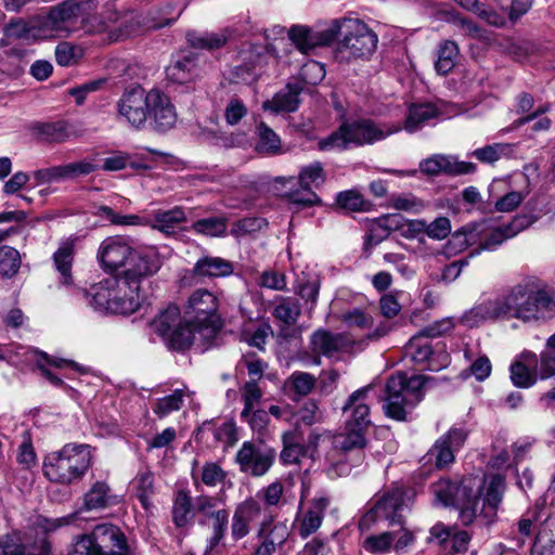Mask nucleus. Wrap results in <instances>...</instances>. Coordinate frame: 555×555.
Masks as SVG:
<instances>
[{"label": "nucleus", "instance_id": "1", "mask_svg": "<svg viewBox=\"0 0 555 555\" xmlns=\"http://www.w3.org/2000/svg\"><path fill=\"white\" fill-rule=\"evenodd\" d=\"M400 129V126L378 125L367 118L344 120L337 130L319 141L318 147L320 151L328 152L371 145Z\"/></svg>", "mask_w": 555, "mask_h": 555}, {"label": "nucleus", "instance_id": "2", "mask_svg": "<svg viewBox=\"0 0 555 555\" xmlns=\"http://www.w3.org/2000/svg\"><path fill=\"white\" fill-rule=\"evenodd\" d=\"M90 465L91 452L88 444L67 443L44 457L42 469L50 481L72 485L82 479Z\"/></svg>", "mask_w": 555, "mask_h": 555}, {"label": "nucleus", "instance_id": "3", "mask_svg": "<svg viewBox=\"0 0 555 555\" xmlns=\"http://www.w3.org/2000/svg\"><path fill=\"white\" fill-rule=\"evenodd\" d=\"M411 500L410 491L403 487L389 488L376 494L359 520V529L362 532L369 531L379 522H386L389 527L403 525V513L410 508Z\"/></svg>", "mask_w": 555, "mask_h": 555}, {"label": "nucleus", "instance_id": "4", "mask_svg": "<svg viewBox=\"0 0 555 555\" xmlns=\"http://www.w3.org/2000/svg\"><path fill=\"white\" fill-rule=\"evenodd\" d=\"M425 383L426 377L422 375L408 376L398 372L390 376L386 384V415L397 421L405 420L408 409L414 408L423 399Z\"/></svg>", "mask_w": 555, "mask_h": 555}, {"label": "nucleus", "instance_id": "5", "mask_svg": "<svg viewBox=\"0 0 555 555\" xmlns=\"http://www.w3.org/2000/svg\"><path fill=\"white\" fill-rule=\"evenodd\" d=\"M512 318L530 322L555 312V300L548 291L533 283L517 284L508 289Z\"/></svg>", "mask_w": 555, "mask_h": 555}, {"label": "nucleus", "instance_id": "6", "mask_svg": "<svg viewBox=\"0 0 555 555\" xmlns=\"http://www.w3.org/2000/svg\"><path fill=\"white\" fill-rule=\"evenodd\" d=\"M505 490L504 478L499 475H492L488 481H485L483 488L481 481L476 479L473 490L468 491L467 505L474 512V517L469 522H462L464 526H469L477 521L481 526H491L498 518V509L502 502L503 493Z\"/></svg>", "mask_w": 555, "mask_h": 555}, {"label": "nucleus", "instance_id": "7", "mask_svg": "<svg viewBox=\"0 0 555 555\" xmlns=\"http://www.w3.org/2000/svg\"><path fill=\"white\" fill-rule=\"evenodd\" d=\"M377 43V35L364 22L345 17L344 37L337 44V57L347 62L369 60Z\"/></svg>", "mask_w": 555, "mask_h": 555}, {"label": "nucleus", "instance_id": "8", "mask_svg": "<svg viewBox=\"0 0 555 555\" xmlns=\"http://www.w3.org/2000/svg\"><path fill=\"white\" fill-rule=\"evenodd\" d=\"M218 298L208 289L198 288L188 299L185 318L204 338H214L220 326Z\"/></svg>", "mask_w": 555, "mask_h": 555}, {"label": "nucleus", "instance_id": "9", "mask_svg": "<svg viewBox=\"0 0 555 555\" xmlns=\"http://www.w3.org/2000/svg\"><path fill=\"white\" fill-rule=\"evenodd\" d=\"M172 21L173 18L150 23L135 10L109 11L104 17L102 30L108 33L112 41H118L137 35L142 28H159L170 24Z\"/></svg>", "mask_w": 555, "mask_h": 555}, {"label": "nucleus", "instance_id": "10", "mask_svg": "<svg viewBox=\"0 0 555 555\" xmlns=\"http://www.w3.org/2000/svg\"><path fill=\"white\" fill-rule=\"evenodd\" d=\"M508 289L492 297L485 298L465 311L460 322L467 327H476L486 322L508 320L512 318Z\"/></svg>", "mask_w": 555, "mask_h": 555}, {"label": "nucleus", "instance_id": "11", "mask_svg": "<svg viewBox=\"0 0 555 555\" xmlns=\"http://www.w3.org/2000/svg\"><path fill=\"white\" fill-rule=\"evenodd\" d=\"M477 478L463 479L460 483L449 480H439L433 485L435 498L444 506H454L459 509L461 522H469L474 517L470 505H467V493L473 490Z\"/></svg>", "mask_w": 555, "mask_h": 555}, {"label": "nucleus", "instance_id": "12", "mask_svg": "<svg viewBox=\"0 0 555 555\" xmlns=\"http://www.w3.org/2000/svg\"><path fill=\"white\" fill-rule=\"evenodd\" d=\"M534 222V219L528 216H517L513 221L503 227L488 229L486 224L480 223L478 228L476 248L469 254V258L479 255L481 251H493L508 238L516 236L520 231L527 229Z\"/></svg>", "mask_w": 555, "mask_h": 555}, {"label": "nucleus", "instance_id": "13", "mask_svg": "<svg viewBox=\"0 0 555 555\" xmlns=\"http://www.w3.org/2000/svg\"><path fill=\"white\" fill-rule=\"evenodd\" d=\"M152 90L146 92L141 87L126 90L117 102L118 118L139 129L149 118Z\"/></svg>", "mask_w": 555, "mask_h": 555}, {"label": "nucleus", "instance_id": "14", "mask_svg": "<svg viewBox=\"0 0 555 555\" xmlns=\"http://www.w3.org/2000/svg\"><path fill=\"white\" fill-rule=\"evenodd\" d=\"M275 456L276 453L272 448L245 441L235 455V462L242 473L253 477H262L272 467Z\"/></svg>", "mask_w": 555, "mask_h": 555}, {"label": "nucleus", "instance_id": "15", "mask_svg": "<svg viewBox=\"0 0 555 555\" xmlns=\"http://www.w3.org/2000/svg\"><path fill=\"white\" fill-rule=\"evenodd\" d=\"M160 267L162 260L156 249H133L120 274L132 283V287L141 288L142 281L157 273Z\"/></svg>", "mask_w": 555, "mask_h": 555}, {"label": "nucleus", "instance_id": "16", "mask_svg": "<svg viewBox=\"0 0 555 555\" xmlns=\"http://www.w3.org/2000/svg\"><path fill=\"white\" fill-rule=\"evenodd\" d=\"M466 438L467 430L464 428H450L428 451L426 454L428 461L435 460V464L438 468H443L453 463L454 453L464 446Z\"/></svg>", "mask_w": 555, "mask_h": 555}, {"label": "nucleus", "instance_id": "17", "mask_svg": "<svg viewBox=\"0 0 555 555\" xmlns=\"http://www.w3.org/2000/svg\"><path fill=\"white\" fill-rule=\"evenodd\" d=\"M373 386L366 385L353 391L346 400L343 412L346 414V425L367 430L371 426L369 393Z\"/></svg>", "mask_w": 555, "mask_h": 555}, {"label": "nucleus", "instance_id": "18", "mask_svg": "<svg viewBox=\"0 0 555 555\" xmlns=\"http://www.w3.org/2000/svg\"><path fill=\"white\" fill-rule=\"evenodd\" d=\"M102 555H127V542L121 531L111 524H101L86 534Z\"/></svg>", "mask_w": 555, "mask_h": 555}, {"label": "nucleus", "instance_id": "19", "mask_svg": "<svg viewBox=\"0 0 555 555\" xmlns=\"http://www.w3.org/2000/svg\"><path fill=\"white\" fill-rule=\"evenodd\" d=\"M133 248L120 236L106 237L98 249V259L105 271H115L125 267Z\"/></svg>", "mask_w": 555, "mask_h": 555}, {"label": "nucleus", "instance_id": "20", "mask_svg": "<svg viewBox=\"0 0 555 555\" xmlns=\"http://www.w3.org/2000/svg\"><path fill=\"white\" fill-rule=\"evenodd\" d=\"M299 184L306 192L304 195L296 192L291 198L294 204L302 206H312L320 203L319 196L311 191L312 188L320 186L325 180L323 166L320 162L311 163L302 167L299 171Z\"/></svg>", "mask_w": 555, "mask_h": 555}, {"label": "nucleus", "instance_id": "21", "mask_svg": "<svg viewBox=\"0 0 555 555\" xmlns=\"http://www.w3.org/2000/svg\"><path fill=\"white\" fill-rule=\"evenodd\" d=\"M366 431L345 424L344 430L333 437V451L349 456L353 455L357 462L361 463L364 459L363 450L367 443Z\"/></svg>", "mask_w": 555, "mask_h": 555}, {"label": "nucleus", "instance_id": "22", "mask_svg": "<svg viewBox=\"0 0 555 555\" xmlns=\"http://www.w3.org/2000/svg\"><path fill=\"white\" fill-rule=\"evenodd\" d=\"M261 505L254 498H247L234 509L231 522V535L234 541L250 533L251 525L260 517Z\"/></svg>", "mask_w": 555, "mask_h": 555}, {"label": "nucleus", "instance_id": "23", "mask_svg": "<svg viewBox=\"0 0 555 555\" xmlns=\"http://www.w3.org/2000/svg\"><path fill=\"white\" fill-rule=\"evenodd\" d=\"M114 286L118 287L117 282L114 279H105L99 284L92 285L90 289L83 291V295L88 300V304L99 311H106L111 313H115V310H127L132 306L131 300L129 302L124 301V305L118 306L113 300V288Z\"/></svg>", "mask_w": 555, "mask_h": 555}, {"label": "nucleus", "instance_id": "24", "mask_svg": "<svg viewBox=\"0 0 555 555\" xmlns=\"http://www.w3.org/2000/svg\"><path fill=\"white\" fill-rule=\"evenodd\" d=\"M149 117L154 129L159 132H165L176 125L177 113L175 106L168 96L158 90H152Z\"/></svg>", "mask_w": 555, "mask_h": 555}, {"label": "nucleus", "instance_id": "25", "mask_svg": "<svg viewBox=\"0 0 555 555\" xmlns=\"http://www.w3.org/2000/svg\"><path fill=\"white\" fill-rule=\"evenodd\" d=\"M0 551L2 555H54L46 538L27 545L17 532L9 533L0 540Z\"/></svg>", "mask_w": 555, "mask_h": 555}, {"label": "nucleus", "instance_id": "26", "mask_svg": "<svg viewBox=\"0 0 555 555\" xmlns=\"http://www.w3.org/2000/svg\"><path fill=\"white\" fill-rule=\"evenodd\" d=\"M79 7L72 1H64L49 11L50 24L59 37H67L76 27Z\"/></svg>", "mask_w": 555, "mask_h": 555}, {"label": "nucleus", "instance_id": "27", "mask_svg": "<svg viewBox=\"0 0 555 555\" xmlns=\"http://www.w3.org/2000/svg\"><path fill=\"white\" fill-rule=\"evenodd\" d=\"M537 354L532 351H524L519 359L511 365V379L517 387L528 388L539 378L535 374Z\"/></svg>", "mask_w": 555, "mask_h": 555}, {"label": "nucleus", "instance_id": "28", "mask_svg": "<svg viewBox=\"0 0 555 555\" xmlns=\"http://www.w3.org/2000/svg\"><path fill=\"white\" fill-rule=\"evenodd\" d=\"M300 91L299 83H288L284 90L278 92L271 100L264 101L262 108L275 114L295 112L298 108Z\"/></svg>", "mask_w": 555, "mask_h": 555}, {"label": "nucleus", "instance_id": "29", "mask_svg": "<svg viewBox=\"0 0 555 555\" xmlns=\"http://www.w3.org/2000/svg\"><path fill=\"white\" fill-rule=\"evenodd\" d=\"M330 505V499L321 495L311 501L308 511L304 514L299 525V535L307 538L315 532L323 520L324 512Z\"/></svg>", "mask_w": 555, "mask_h": 555}, {"label": "nucleus", "instance_id": "30", "mask_svg": "<svg viewBox=\"0 0 555 555\" xmlns=\"http://www.w3.org/2000/svg\"><path fill=\"white\" fill-rule=\"evenodd\" d=\"M273 318L282 324L283 328L294 325L301 314L299 300L291 296H276L271 311Z\"/></svg>", "mask_w": 555, "mask_h": 555}, {"label": "nucleus", "instance_id": "31", "mask_svg": "<svg viewBox=\"0 0 555 555\" xmlns=\"http://www.w3.org/2000/svg\"><path fill=\"white\" fill-rule=\"evenodd\" d=\"M112 279H114L118 284V287H112L114 302L121 306L124 305V301L129 302L131 300L132 304L130 309L115 310V313L130 314L135 312L140 307V287H132V283L121 274L113 276Z\"/></svg>", "mask_w": 555, "mask_h": 555}, {"label": "nucleus", "instance_id": "32", "mask_svg": "<svg viewBox=\"0 0 555 555\" xmlns=\"http://www.w3.org/2000/svg\"><path fill=\"white\" fill-rule=\"evenodd\" d=\"M399 220H403L400 215H385L373 222L365 236V250L385 241L392 231L399 228Z\"/></svg>", "mask_w": 555, "mask_h": 555}, {"label": "nucleus", "instance_id": "33", "mask_svg": "<svg viewBox=\"0 0 555 555\" xmlns=\"http://www.w3.org/2000/svg\"><path fill=\"white\" fill-rule=\"evenodd\" d=\"M231 261L220 257H203L196 261L193 273L199 278H225L233 273Z\"/></svg>", "mask_w": 555, "mask_h": 555}, {"label": "nucleus", "instance_id": "34", "mask_svg": "<svg viewBox=\"0 0 555 555\" xmlns=\"http://www.w3.org/2000/svg\"><path fill=\"white\" fill-rule=\"evenodd\" d=\"M301 441V434L297 429H289L282 434L283 449L280 459L283 464H297L306 455L307 449Z\"/></svg>", "mask_w": 555, "mask_h": 555}, {"label": "nucleus", "instance_id": "35", "mask_svg": "<svg viewBox=\"0 0 555 555\" xmlns=\"http://www.w3.org/2000/svg\"><path fill=\"white\" fill-rule=\"evenodd\" d=\"M266 524L262 522L257 537L262 538V542L257 546L254 555H273L278 545H282L288 537V529L284 524H275L271 531L264 535Z\"/></svg>", "mask_w": 555, "mask_h": 555}, {"label": "nucleus", "instance_id": "36", "mask_svg": "<svg viewBox=\"0 0 555 555\" xmlns=\"http://www.w3.org/2000/svg\"><path fill=\"white\" fill-rule=\"evenodd\" d=\"M197 67V56L193 52L183 54L166 69L168 79L177 83H185L193 79Z\"/></svg>", "mask_w": 555, "mask_h": 555}, {"label": "nucleus", "instance_id": "37", "mask_svg": "<svg viewBox=\"0 0 555 555\" xmlns=\"http://www.w3.org/2000/svg\"><path fill=\"white\" fill-rule=\"evenodd\" d=\"M460 48L453 40H442L437 46L435 69L439 75H448L456 65Z\"/></svg>", "mask_w": 555, "mask_h": 555}, {"label": "nucleus", "instance_id": "38", "mask_svg": "<svg viewBox=\"0 0 555 555\" xmlns=\"http://www.w3.org/2000/svg\"><path fill=\"white\" fill-rule=\"evenodd\" d=\"M209 340L210 338H204L190 323V320L185 318L184 323H179L173 331L167 336L170 348L176 350H184L189 348L195 339Z\"/></svg>", "mask_w": 555, "mask_h": 555}, {"label": "nucleus", "instance_id": "39", "mask_svg": "<svg viewBox=\"0 0 555 555\" xmlns=\"http://www.w3.org/2000/svg\"><path fill=\"white\" fill-rule=\"evenodd\" d=\"M313 352L325 357H333L344 347V338L325 330H318L311 336Z\"/></svg>", "mask_w": 555, "mask_h": 555}, {"label": "nucleus", "instance_id": "40", "mask_svg": "<svg viewBox=\"0 0 555 555\" xmlns=\"http://www.w3.org/2000/svg\"><path fill=\"white\" fill-rule=\"evenodd\" d=\"M172 521L179 528L188 527L193 521L192 498L188 490H178L172 503Z\"/></svg>", "mask_w": 555, "mask_h": 555}, {"label": "nucleus", "instance_id": "41", "mask_svg": "<svg viewBox=\"0 0 555 555\" xmlns=\"http://www.w3.org/2000/svg\"><path fill=\"white\" fill-rule=\"evenodd\" d=\"M31 131L38 139L47 142L61 143L69 138L67 122L64 120L35 122Z\"/></svg>", "mask_w": 555, "mask_h": 555}, {"label": "nucleus", "instance_id": "42", "mask_svg": "<svg viewBox=\"0 0 555 555\" xmlns=\"http://www.w3.org/2000/svg\"><path fill=\"white\" fill-rule=\"evenodd\" d=\"M189 44L194 49H205L214 51L222 48L229 40L228 30L219 33H197L189 31L186 34Z\"/></svg>", "mask_w": 555, "mask_h": 555}, {"label": "nucleus", "instance_id": "43", "mask_svg": "<svg viewBox=\"0 0 555 555\" xmlns=\"http://www.w3.org/2000/svg\"><path fill=\"white\" fill-rule=\"evenodd\" d=\"M545 499L540 498L535 502L534 507L527 511V513L521 516L517 525V531L522 538L530 537L532 528L539 522L548 521V514L545 509Z\"/></svg>", "mask_w": 555, "mask_h": 555}, {"label": "nucleus", "instance_id": "44", "mask_svg": "<svg viewBox=\"0 0 555 555\" xmlns=\"http://www.w3.org/2000/svg\"><path fill=\"white\" fill-rule=\"evenodd\" d=\"M185 220V212L180 206H176L169 210L158 209L154 212L153 228L165 234H172L175 229Z\"/></svg>", "mask_w": 555, "mask_h": 555}, {"label": "nucleus", "instance_id": "45", "mask_svg": "<svg viewBox=\"0 0 555 555\" xmlns=\"http://www.w3.org/2000/svg\"><path fill=\"white\" fill-rule=\"evenodd\" d=\"M438 111L430 103L413 104L409 108L404 129L408 132H414L420 129L427 120L436 118Z\"/></svg>", "mask_w": 555, "mask_h": 555}, {"label": "nucleus", "instance_id": "46", "mask_svg": "<svg viewBox=\"0 0 555 555\" xmlns=\"http://www.w3.org/2000/svg\"><path fill=\"white\" fill-rule=\"evenodd\" d=\"M131 486L142 507L149 511L152 506L151 498L155 490L153 473L147 469L139 472L133 478Z\"/></svg>", "mask_w": 555, "mask_h": 555}, {"label": "nucleus", "instance_id": "47", "mask_svg": "<svg viewBox=\"0 0 555 555\" xmlns=\"http://www.w3.org/2000/svg\"><path fill=\"white\" fill-rule=\"evenodd\" d=\"M113 500L109 487L103 481H96L83 496V508L87 511L105 508L113 503Z\"/></svg>", "mask_w": 555, "mask_h": 555}, {"label": "nucleus", "instance_id": "48", "mask_svg": "<svg viewBox=\"0 0 555 555\" xmlns=\"http://www.w3.org/2000/svg\"><path fill=\"white\" fill-rule=\"evenodd\" d=\"M405 356L409 357L414 363L431 362L433 348L431 345L418 333L414 335L404 347ZM428 369L434 370L431 363Z\"/></svg>", "mask_w": 555, "mask_h": 555}, {"label": "nucleus", "instance_id": "49", "mask_svg": "<svg viewBox=\"0 0 555 555\" xmlns=\"http://www.w3.org/2000/svg\"><path fill=\"white\" fill-rule=\"evenodd\" d=\"M535 374L540 379L555 376V333L548 337L544 350L537 357Z\"/></svg>", "mask_w": 555, "mask_h": 555}, {"label": "nucleus", "instance_id": "50", "mask_svg": "<svg viewBox=\"0 0 555 555\" xmlns=\"http://www.w3.org/2000/svg\"><path fill=\"white\" fill-rule=\"evenodd\" d=\"M180 322V310L177 306L171 305L160 311L151 322V327L155 333L166 339Z\"/></svg>", "mask_w": 555, "mask_h": 555}, {"label": "nucleus", "instance_id": "51", "mask_svg": "<svg viewBox=\"0 0 555 555\" xmlns=\"http://www.w3.org/2000/svg\"><path fill=\"white\" fill-rule=\"evenodd\" d=\"M74 246L72 243L62 244L53 255L56 270L61 274V283L64 285L72 284L70 269L73 264Z\"/></svg>", "mask_w": 555, "mask_h": 555}, {"label": "nucleus", "instance_id": "52", "mask_svg": "<svg viewBox=\"0 0 555 555\" xmlns=\"http://www.w3.org/2000/svg\"><path fill=\"white\" fill-rule=\"evenodd\" d=\"M436 160L440 173L449 176L468 175L476 171V165L469 162H462L451 155L436 154Z\"/></svg>", "mask_w": 555, "mask_h": 555}, {"label": "nucleus", "instance_id": "53", "mask_svg": "<svg viewBox=\"0 0 555 555\" xmlns=\"http://www.w3.org/2000/svg\"><path fill=\"white\" fill-rule=\"evenodd\" d=\"M210 519L212 521V534L206 541V554L212 552L224 538L229 525V511L225 508H220L212 515V518Z\"/></svg>", "mask_w": 555, "mask_h": 555}, {"label": "nucleus", "instance_id": "54", "mask_svg": "<svg viewBox=\"0 0 555 555\" xmlns=\"http://www.w3.org/2000/svg\"><path fill=\"white\" fill-rule=\"evenodd\" d=\"M258 143L257 150L260 153L275 155L281 152L280 137L264 122L257 126Z\"/></svg>", "mask_w": 555, "mask_h": 555}, {"label": "nucleus", "instance_id": "55", "mask_svg": "<svg viewBox=\"0 0 555 555\" xmlns=\"http://www.w3.org/2000/svg\"><path fill=\"white\" fill-rule=\"evenodd\" d=\"M39 359L37 360L38 369L40 370L41 374L54 386L61 387L64 385L63 380L57 377L55 374H53L42 362L43 360L46 363L51 364L57 369L64 367V366H70L74 369H78V365L69 360L61 359V358H51L48 353L43 351H37Z\"/></svg>", "mask_w": 555, "mask_h": 555}, {"label": "nucleus", "instance_id": "56", "mask_svg": "<svg viewBox=\"0 0 555 555\" xmlns=\"http://www.w3.org/2000/svg\"><path fill=\"white\" fill-rule=\"evenodd\" d=\"M389 206L396 210L420 214L425 210L427 203L412 193H400L390 197Z\"/></svg>", "mask_w": 555, "mask_h": 555}, {"label": "nucleus", "instance_id": "57", "mask_svg": "<svg viewBox=\"0 0 555 555\" xmlns=\"http://www.w3.org/2000/svg\"><path fill=\"white\" fill-rule=\"evenodd\" d=\"M396 532L384 531L366 537L362 543L363 548L371 554H386L393 548Z\"/></svg>", "mask_w": 555, "mask_h": 555}, {"label": "nucleus", "instance_id": "58", "mask_svg": "<svg viewBox=\"0 0 555 555\" xmlns=\"http://www.w3.org/2000/svg\"><path fill=\"white\" fill-rule=\"evenodd\" d=\"M328 466L326 474L330 478H337L349 474L351 467L359 465L357 459H349V455L335 453L333 450L327 455Z\"/></svg>", "mask_w": 555, "mask_h": 555}, {"label": "nucleus", "instance_id": "59", "mask_svg": "<svg viewBox=\"0 0 555 555\" xmlns=\"http://www.w3.org/2000/svg\"><path fill=\"white\" fill-rule=\"evenodd\" d=\"M288 36L296 48L305 54L317 48L314 31L308 26L295 25L289 29Z\"/></svg>", "mask_w": 555, "mask_h": 555}, {"label": "nucleus", "instance_id": "60", "mask_svg": "<svg viewBox=\"0 0 555 555\" xmlns=\"http://www.w3.org/2000/svg\"><path fill=\"white\" fill-rule=\"evenodd\" d=\"M21 267V255L11 246H0V274L3 278H13Z\"/></svg>", "mask_w": 555, "mask_h": 555}, {"label": "nucleus", "instance_id": "61", "mask_svg": "<svg viewBox=\"0 0 555 555\" xmlns=\"http://www.w3.org/2000/svg\"><path fill=\"white\" fill-rule=\"evenodd\" d=\"M83 56V49L68 41L60 42L55 48V60L61 66H73Z\"/></svg>", "mask_w": 555, "mask_h": 555}, {"label": "nucleus", "instance_id": "62", "mask_svg": "<svg viewBox=\"0 0 555 555\" xmlns=\"http://www.w3.org/2000/svg\"><path fill=\"white\" fill-rule=\"evenodd\" d=\"M184 395L183 389H176L171 395L157 399L153 412L159 418H164L171 412L179 411L183 404Z\"/></svg>", "mask_w": 555, "mask_h": 555}, {"label": "nucleus", "instance_id": "63", "mask_svg": "<svg viewBox=\"0 0 555 555\" xmlns=\"http://www.w3.org/2000/svg\"><path fill=\"white\" fill-rule=\"evenodd\" d=\"M315 377L307 372L296 371L287 379V385L295 395L306 397L314 389Z\"/></svg>", "mask_w": 555, "mask_h": 555}, {"label": "nucleus", "instance_id": "64", "mask_svg": "<svg viewBox=\"0 0 555 555\" xmlns=\"http://www.w3.org/2000/svg\"><path fill=\"white\" fill-rule=\"evenodd\" d=\"M479 235L478 228L464 229L455 232L448 242V246L454 253H461L467 247L476 246Z\"/></svg>", "mask_w": 555, "mask_h": 555}]
</instances>
